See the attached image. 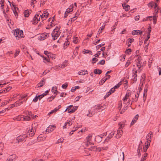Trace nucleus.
Returning <instances> with one entry per match:
<instances>
[{
    "mask_svg": "<svg viewBox=\"0 0 161 161\" xmlns=\"http://www.w3.org/2000/svg\"><path fill=\"white\" fill-rule=\"evenodd\" d=\"M134 96H135L134 97L132 98V101H131V100H130V99L129 98V102H130V101L131 102H132L134 101L136 102L138 100V98L139 97V92H137L136 93V94H135L134 95Z\"/></svg>",
    "mask_w": 161,
    "mask_h": 161,
    "instance_id": "obj_10",
    "label": "nucleus"
},
{
    "mask_svg": "<svg viewBox=\"0 0 161 161\" xmlns=\"http://www.w3.org/2000/svg\"><path fill=\"white\" fill-rule=\"evenodd\" d=\"M110 77V75H108L107 77H104L99 82V84L100 85H103V84L104 83V82L107 80L109 79Z\"/></svg>",
    "mask_w": 161,
    "mask_h": 161,
    "instance_id": "obj_13",
    "label": "nucleus"
},
{
    "mask_svg": "<svg viewBox=\"0 0 161 161\" xmlns=\"http://www.w3.org/2000/svg\"><path fill=\"white\" fill-rule=\"evenodd\" d=\"M68 84L67 83H65L64 84L62 85V87L63 89H66L68 86Z\"/></svg>",
    "mask_w": 161,
    "mask_h": 161,
    "instance_id": "obj_57",
    "label": "nucleus"
},
{
    "mask_svg": "<svg viewBox=\"0 0 161 161\" xmlns=\"http://www.w3.org/2000/svg\"><path fill=\"white\" fill-rule=\"evenodd\" d=\"M37 123H35L34 124H33L32 125V127L31 128V130H35V131L36 130V127L37 126Z\"/></svg>",
    "mask_w": 161,
    "mask_h": 161,
    "instance_id": "obj_34",
    "label": "nucleus"
},
{
    "mask_svg": "<svg viewBox=\"0 0 161 161\" xmlns=\"http://www.w3.org/2000/svg\"><path fill=\"white\" fill-rule=\"evenodd\" d=\"M98 60V59L96 58H93L92 59V63L93 64H94L96 63V62Z\"/></svg>",
    "mask_w": 161,
    "mask_h": 161,
    "instance_id": "obj_51",
    "label": "nucleus"
},
{
    "mask_svg": "<svg viewBox=\"0 0 161 161\" xmlns=\"http://www.w3.org/2000/svg\"><path fill=\"white\" fill-rule=\"evenodd\" d=\"M97 148L96 147L93 146H92L90 147V148L88 149V150H91V151H97Z\"/></svg>",
    "mask_w": 161,
    "mask_h": 161,
    "instance_id": "obj_36",
    "label": "nucleus"
},
{
    "mask_svg": "<svg viewBox=\"0 0 161 161\" xmlns=\"http://www.w3.org/2000/svg\"><path fill=\"white\" fill-rule=\"evenodd\" d=\"M130 64V62L129 61V60H128L126 62L125 64V67H127Z\"/></svg>",
    "mask_w": 161,
    "mask_h": 161,
    "instance_id": "obj_62",
    "label": "nucleus"
},
{
    "mask_svg": "<svg viewBox=\"0 0 161 161\" xmlns=\"http://www.w3.org/2000/svg\"><path fill=\"white\" fill-rule=\"evenodd\" d=\"M94 72L95 74H100L102 73V71L101 69H97L94 70Z\"/></svg>",
    "mask_w": 161,
    "mask_h": 161,
    "instance_id": "obj_25",
    "label": "nucleus"
},
{
    "mask_svg": "<svg viewBox=\"0 0 161 161\" xmlns=\"http://www.w3.org/2000/svg\"><path fill=\"white\" fill-rule=\"evenodd\" d=\"M142 60L141 57L139 56L137 59L136 65L139 69H140L141 67V61Z\"/></svg>",
    "mask_w": 161,
    "mask_h": 161,
    "instance_id": "obj_16",
    "label": "nucleus"
},
{
    "mask_svg": "<svg viewBox=\"0 0 161 161\" xmlns=\"http://www.w3.org/2000/svg\"><path fill=\"white\" fill-rule=\"evenodd\" d=\"M23 115H19L16 117V119L18 121L20 120H23Z\"/></svg>",
    "mask_w": 161,
    "mask_h": 161,
    "instance_id": "obj_30",
    "label": "nucleus"
},
{
    "mask_svg": "<svg viewBox=\"0 0 161 161\" xmlns=\"http://www.w3.org/2000/svg\"><path fill=\"white\" fill-rule=\"evenodd\" d=\"M30 119L31 118L29 116L23 115V120L29 121L30 120Z\"/></svg>",
    "mask_w": 161,
    "mask_h": 161,
    "instance_id": "obj_35",
    "label": "nucleus"
},
{
    "mask_svg": "<svg viewBox=\"0 0 161 161\" xmlns=\"http://www.w3.org/2000/svg\"><path fill=\"white\" fill-rule=\"evenodd\" d=\"M48 14H49L47 12H46V11H45L43 14L42 15H40L41 17L42 20H44L45 19L47 18V17Z\"/></svg>",
    "mask_w": 161,
    "mask_h": 161,
    "instance_id": "obj_15",
    "label": "nucleus"
},
{
    "mask_svg": "<svg viewBox=\"0 0 161 161\" xmlns=\"http://www.w3.org/2000/svg\"><path fill=\"white\" fill-rule=\"evenodd\" d=\"M11 88V87L10 86H8L7 87V88H5V90H4L3 91H2L1 92L2 93H3V91H6V92H8Z\"/></svg>",
    "mask_w": 161,
    "mask_h": 161,
    "instance_id": "obj_45",
    "label": "nucleus"
},
{
    "mask_svg": "<svg viewBox=\"0 0 161 161\" xmlns=\"http://www.w3.org/2000/svg\"><path fill=\"white\" fill-rule=\"evenodd\" d=\"M148 89V85L147 84L145 86V89L144 91L143 96L144 97H146L147 96V91Z\"/></svg>",
    "mask_w": 161,
    "mask_h": 161,
    "instance_id": "obj_21",
    "label": "nucleus"
},
{
    "mask_svg": "<svg viewBox=\"0 0 161 161\" xmlns=\"http://www.w3.org/2000/svg\"><path fill=\"white\" fill-rule=\"evenodd\" d=\"M145 146L144 147L146 148L147 149L149 146L150 145V142H148V141H147L145 143Z\"/></svg>",
    "mask_w": 161,
    "mask_h": 161,
    "instance_id": "obj_39",
    "label": "nucleus"
},
{
    "mask_svg": "<svg viewBox=\"0 0 161 161\" xmlns=\"http://www.w3.org/2000/svg\"><path fill=\"white\" fill-rule=\"evenodd\" d=\"M61 108V105H59L58 107L55 108L54 110L51 111V114L56 113Z\"/></svg>",
    "mask_w": 161,
    "mask_h": 161,
    "instance_id": "obj_26",
    "label": "nucleus"
},
{
    "mask_svg": "<svg viewBox=\"0 0 161 161\" xmlns=\"http://www.w3.org/2000/svg\"><path fill=\"white\" fill-rule=\"evenodd\" d=\"M131 94V92L130 91H127L125 96L129 98L130 95Z\"/></svg>",
    "mask_w": 161,
    "mask_h": 161,
    "instance_id": "obj_38",
    "label": "nucleus"
},
{
    "mask_svg": "<svg viewBox=\"0 0 161 161\" xmlns=\"http://www.w3.org/2000/svg\"><path fill=\"white\" fill-rule=\"evenodd\" d=\"M72 8L73 7H72L71 8H68L67 9L65 12H66V13L67 14L69 13V12L73 11Z\"/></svg>",
    "mask_w": 161,
    "mask_h": 161,
    "instance_id": "obj_53",
    "label": "nucleus"
},
{
    "mask_svg": "<svg viewBox=\"0 0 161 161\" xmlns=\"http://www.w3.org/2000/svg\"><path fill=\"white\" fill-rule=\"evenodd\" d=\"M83 53L84 54L89 53L91 55L92 54V51H90L89 50H86L85 49H84L83 50Z\"/></svg>",
    "mask_w": 161,
    "mask_h": 161,
    "instance_id": "obj_28",
    "label": "nucleus"
},
{
    "mask_svg": "<svg viewBox=\"0 0 161 161\" xmlns=\"http://www.w3.org/2000/svg\"><path fill=\"white\" fill-rule=\"evenodd\" d=\"M27 135H21L17 138L16 140L18 141V142H21L24 140L25 138L27 137Z\"/></svg>",
    "mask_w": 161,
    "mask_h": 161,
    "instance_id": "obj_9",
    "label": "nucleus"
},
{
    "mask_svg": "<svg viewBox=\"0 0 161 161\" xmlns=\"http://www.w3.org/2000/svg\"><path fill=\"white\" fill-rule=\"evenodd\" d=\"M151 26H149L148 28L147 31V34H150V32L151 31Z\"/></svg>",
    "mask_w": 161,
    "mask_h": 161,
    "instance_id": "obj_63",
    "label": "nucleus"
},
{
    "mask_svg": "<svg viewBox=\"0 0 161 161\" xmlns=\"http://www.w3.org/2000/svg\"><path fill=\"white\" fill-rule=\"evenodd\" d=\"M102 108H103V107L101 106V105L99 104L94 106L91 108L90 110H89V113L87 114V115L90 117L92 116L93 114H95V113L97 112V109H100Z\"/></svg>",
    "mask_w": 161,
    "mask_h": 161,
    "instance_id": "obj_1",
    "label": "nucleus"
},
{
    "mask_svg": "<svg viewBox=\"0 0 161 161\" xmlns=\"http://www.w3.org/2000/svg\"><path fill=\"white\" fill-rule=\"evenodd\" d=\"M122 7L126 11H128L130 9V6L125 3H123L122 4Z\"/></svg>",
    "mask_w": 161,
    "mask_h": 161,
    "instance_id": "obj_22",
    "label": "nucleus"
},
{
    "mask_svg": "<svg viewBox=\"0 0 161 161\" xmlns=\"http://www.w3.org/2000/svg\"><path fill=\"white\" fill-rule=\"evenodd\" d=\"M92 137V134H89L88 136L86 137V140H87L86 145L88 146L89 145H91L92 144V143L91 142Z\"/></svg>",
    "mask_w": 161,
    "mask_h": 161,
    "instance_id": "obj_11",
    "label": "nucleus"
},
{
    "mask_svg": "<svg viewBox=\"0 0 161 161\" xmlns=\"http://www.w3.org/2000/svg\"><path fill=\"white\" fill-rule=\"evenodd\" d=\"M64 139H63L62 138H60L58 139V140L57 141V142H56V143H62L63 142Z\"/></svg>",
    "mask_w": 161,
    "mask_h": 161,
    "instance_id": "obj_47",
    "label": "nucleus"
},
{
    "mask_svg": "<svg viewBox=\"0 0 161 161\" xmlns=\"http://www.w3.org/2000/svg\"><path fill=\"white\" fill-rule=\"evenodd\" d=\"M131 52V50L130 48L127 49L125 51V53L126 54H129Z\"/></svg>",
    "mask_w": 161,
    "mask_h": 161,
    "instance_id": "obj_52",
    "label": "nucleus"
},
{
    "mask_svg": "<svg viewBox=\"0 0 161 161\" xmlns=\"http://www.w3.org/2000/svg\"><path fill=\"white\" fill-rule=\"evenodd\" d=\"M58 28H56L53 29L52 33L51 35L53 37V40H55L58 37L60 34V32L59 31Z\"/></svg>",
    "mask_w": 161,
    "mask_h": 161,
    "instance_id": "obj_4",
    "label": "nucleus"
},
{
    "mask_svg": "<svg viewBox=\"0 0 161 161\" xmlns=\"http://www.w3.org/2000/svg\"><path fill=\"white\" fill-rule=\"evenodd\" d=\"M20 52V51L19 50H16L14 54V57H16L19 54Z\"/></svg>",
    "mask_w": 161,
    "mask_h": 161,
    "instance_id": "obj_48",
    "label": "nucleus"
},
{
    "mask_svg": "<svg viewBox=\"0 0 161 161\" xmlns=\"http://www.w3.org/2000/svg\"><path fill=\"white\" fill-rule=\"evenodd\" d=\"M4 0H1L0 1V4L1 5V7H3L4 5Z\"/></svg>",
    "mask_w": 161,
    "mask_h": 161,
    "instance_id": "obj_59",
    "label": "nucleus"
},
{
    "mask_svg": "<svg viewBox=\"0 0 161 161\" xmlns=\"http://www.w3.org/2000/svg\"><path fill=\"white\" fill-rule=\"evenodd\" d=\"M39 97H40V96H38L37 95H36L35 97L34 98V99H33V102H34L35 103H36V102H37V101H38V98H39Z\"/></svg>",
    "mask_w": 161,
    "mask_h": 161,
    "instance_id": "obj_41",
    "label": "nucleus"
},
{
    "mask_svg": "<svg viewBox=\"0 0 161 161\" xmlns=\"http://www.w3.org/2000/svg\"><path fill=\"white\" fill-rule=\"evenodd\" d=\"M147 154L146 153L144 154V157H142L141 159V161H144L146 160V157H147Z\"/></svg>",
    "mask_w": 161,
    "mask_h": 161,
    "instance_id": "obj_43",
    "label": "nucleus"
},
{
    "mask_svg": "<svg viewBox=\"0 0 161 161\" xmlns=\"http://www.w3.org/2000/svg\"><path fill=\"white\" fill-rule=\"evenodd\" d=\"M12 33L15 37L18 38H22L24 37L23 32L22 30L20 31L19 29H16L14 31H13Z\"/></svg>",
    "mask_w": 161,
    "mask_h": 161,
    "instance_id": "obj_3",
    "label": "nucleus"
},
{
    "mask_svg": "<svg viewBox=\"0 0 161 161\" xmlns=\"http://www.w3.org/2000/svg\"><path fill=\"white\" fill-rule=\"evenodd\" d=\"M57 56V55L56 54H52V55L51 56V58H52V59H55L56 58Z\"/></svg>",
    "mask_w": 161,
    "mask_h": 161,
    "instance_id": "obj_60",
    "label": "nucleus"
},
{
    "mask_svg": "<svg viewBox=\"0 0 161 161\" xmlns=\"http://www.w3.org/2000/svg\"><path fill=\"white\" fill-rule=\"evenodd\" d=\"M116 132V135L115 136V137L118 139L119 138L122 134L123 131H111V132L109 133L108 136L107 137V139L109 140V139H110L114 134Z\"/></svg>",
    "mask_w": 161,
    "mask_h": 161,
    "instance_id": "obj_5",
    "label": "nucleus"
},
{
    "mask_svg": "<svg viewBox=\"0 0 161 161\" xmlns=\"http://www.w3.org/2000/svg\"><path fill=\"white\" fill-rule=\"evenodd\" d=\"M78 74L80 75H85L84 72V70H81L78 72Z\"/></svg>",
    "mask_w": 161,
    "mask_h": 161,
    "instance_id": "obj_56",
    "label": "nucleus"
},
{
    "mask_svg": "<svg viewBox=\"0 0 161 161\" xmlns=\"http://www.w3.org/2000/svg\"><path fill=\"white\" fill-rule=\"evenodd\" d=\"M154 8H156V10L157 8V12H158V8H159V7H158V4L157 3H154Z\"/></svg>",
    "mask_w": 161,
    "mask_h": 161,
    "instance_id": "obj_55",
    "label": "nucleus"
},
{
    "mask_svg": "<svg viewBox=\"0 0 161 161\" xmlns=\"http://www.w3.org/2000/svg\"><path fill=\"white\" fill-rule=\"evenodd\" d=\"M101 136L102 135L96 136L95 138V141L97 143H99L101 142L102 140V138L103 137Z\"/></svg>",
    "mask_w": 161,
    "mask_h": 161,
    "instance_id": "obj_18",
    "label": "nucleus"
},
{
    "mask_svg": "<svg viewBox=\"0 0 161 161\" xmlns=\"http://www.w3.org/2000/svg\"><path fill=\"white\" fill-rule=\"evenodd\" d=\"M136 121L137 120H136V119H133L130 125H134V123L136 122Z\"/></svg>",
    "mask_w": 161,
    "mask_h": 161,
    "instance_id": "obj_61",
    "label": "nucleus"
},
{
    "mask_svg": "<svg viewBox=\"0 0 161 161\" xmlns=\"http://www.w3.org/2000/svg\"><path fill=\"white\" fill-rule=\"evenodd\" d=\"M77 107H75V108H74L73 109H71L69 111V113H72L74 112L77 109Z\"/></svg>",
    "mask_w": 161,
    "mask_h": 161,
    "instance_id": "obj_42",
    "label": "nucleus"
},
{
    "mask_svg": "<svg viewBox=\"0 0 161 161\" xmlns=\"http://www.w3.org/2000/svg\"><path fill=\"white\" fill-rule=\"evenodd\" d=\"M146 77V75L144 73L142 74L141 77V80H143V81L145 80V78Z\"/></svg>",
    "mask_w": 161,
    "mask_h": 161,
    "instance_id": "obj_54",
    "label": "nucleus"
},
{
    "mask_svg": "<svg viewBox=\"0 0 161 161\" xmlns=\"http://www.w3.org/2000/svg\"><path fill=\"white\" fill-rule=\"evenodd\" d=\"M137 71H134V72L132 73V79L134 81L136 82L137 80Z\"/></svg>",
    "mask_w": 161,
    "mask_h": 161,
    "instance_id": "obj_17",
    "label": "nucleus"
},
{
    "mask_svg": "<svg viewBox=\"0 0 161 161\" xmlns=\"http://www.w3.org/2000/svg\"><path fill=\"white\" fill-rule=\"evenodd\" d=\"M51 91L53 93L54 95L51 96V98H52L53 100L56 97L58 93H59L60 92L57 91V87L56 86H53L52 88Z\"/></svg>",
    "mask_w": 161,
    "mask_h": 161,
    "instance_id": "obj_7",
    "label": "nucleus"
},
{
    "mask_svg": "<svg viewBox=\"0 0 161 161\" xmlns=\"http://www.w3.org/2000/svg\"><path fill=\"white\" fill-rule=\"evenodd\" d=\"M66 95V93H64V92H63L60 94V96L62 97H65Z\"/></svg>",
    "mask_w": 161,
    "mask_h": 161,
    "instance_id": "obj_64",
    "label": "nucleus"
},
{
    "mask_svg": "<svg viewBox=\"0 0 161 161\" xmlns=\"http://www.w3.org/2000/svg\"><path fill=\"white\" fill-rule=\"evenodd\" d=\"M118 125L119 126V130H117V131H120V130H121V129L124 127L125 125L123 123H121V122H120L118 124Z\"/></svg>",
    "mask_w": 161,
    "mask_h": 161,
    "instance_id": "obj_27",
    "label": "nucleus"
},
{
    "mask_svg": "<svg viewBox=\"0 0 161 161\" xmlns=\"http://www.w3.org/2000/svg\"><path fill=\"white\" fill-rule=\"evenodd\" d=\"M141 145H142V142L141 141L140 142V143L139 144V147H138V148L137 151L138 153L140 152V150H141L142 151V147H141Z\"/></svg>",
    "mask_w": 161,
    "mask_h": 161,
    "instance_id": "obj_37",
    "label": "nucleus"
},
{
    "mask_svg": "<svg viewBox=\"0 0 161 161\" xmlns=\"http://www.w3.org/2000/svg\"><path fill=\"white\" fill-rule=\"evenodd\" d=\"M29 10H25L24 12V16L26 17H28L29 15V14L30 12Z\"/></svg>",
    "mask_w": 161,
    "mask_h": 161,
    "instance_id": "obj_29",
    "label": "nucleus"
},
{
    "mask_svg": "<svg viewBox=\"0 0 161 161\" xmlns=\"http://www.w3.org/2000/svg\"><path fill=\"white\" fill-rule=\"evenodd\" d=\"M40 20V16L38 14H36L33 18V24H35L37 23Z\"/></svg>",
    "mask_w": 161,
    "mask_h": 161,
    "instance_id": "obj_12",
    "label": "nucleus"
},
{
    "mask_svg": "<svg viewBox=\"0 0 161 161\" xmlns=\"http://www.w3.org/2000/svg\"><path fill=\"white\" fill-rule=\"evenodd\" d=\"M27 96V95H24L23 96H21L19 100L17 101L12 105V107H13L14 106H17L20 105L21 104L23 103V101H21L22 100H23V101H26L27 100V98H25Z\"/></svg>",
    "mask_w": 161,
    "mask_h": 161,
    "instance_id": "obj_2",
    "label": "nucleus"
},
{
    "mask_svg": "<svg viewBox=\"0 0 161 161\" xmlns=\"http://www.w3.org/2000/svg\"><path fill=\"white\" fill-rule=\"evenodd\" d=\"M121 81H120L119 82L118 84H117L116 86H114L113 87L114 89H116L118 88H119L120 86L122 84Z\"/></svg>",
    "mask_w": 161,
    "mask_h": 161,
    "instance_id": "obj_40",
    "label": "nucleus"
},
{
    "mask_svg": "<svg viewBox=\"0 0 161 161\" xmlns=\"http://www.w3.org/2000/svg\"><path fill=\"white\" fill-rule=\"evenodd\" d=\"M105 44L104 43H102V44H99L96 46V47L97 49H98L100 47H102Z\"/></svg>",
    "mask_w": 161,
    "mask_h": 161,
    "instance_id": "obj_44",
    "label": "nucleus"
},
{
    "mask_svg": "<svg viewBox=\"0 0 161 161\" xmlns=\"http://www.w3.org/2000/svg\"><path fill=\"white\" fill-rule=\"evenodd\" d=\"M111 94V92H107L106 95L104 96V99L108 97L109 96H110Z\"/></svg>",
    "mask_w": 161,
    "mask_h": 161,
    "instance_id": "obj_58",
    "label": "nucleus"
},
{
    "mask_svg": "<svg viewBox=\"0 0 161 161\" xmlns=\"http://www.w3.org/2000/svg\"><path fill=\"white\" fill-rule=\"evenodd\" d=\"M73 42L75 44L77 43L78 42V38L77 37H75L74 38L73 41Z\"/></svg>",
    "mask_w": 161,
    "mask_h": 161,
    "instance_id": "obj_46",
    "label": "nucleus"
},
{
    "mask_svg": "<svg viewBox=\"0 0 161 161\" xmlns=\"http://www.w3.org/2000/svg\"><path fill=\"white\" fill-rule=\"evenodd\" d=\"M153 135V132H151L150 133L148 134L147 136V140L148 141V142H151V139H152V136Z\"/></svg>",
    "mask_w": 161,
    "mask_h": 161,
    "instance_id": "obj_23",
    "label": "nucleus"
},
{
    "mask_svg": "<svg viewBox=\"0 0 161 161\" xmlns=\"http://www.w3.org/2000/svg\"><path fill=\"white\" fill-rule=\"evenodd\" d=\"M134 39L133 38H129L127 40V44L128 47H130L131 44V43L133 42Z\"/></svg>",
    "mask_w": 161,
    "mask_h": 161,
    "instance_id": "obj_24",
    "label": "nucleus"
},
{
    "mask_svg": "<svg viewBox=\"0 0 161 161\" xmlns=\"http://www.w3.org/2000/svg\"><path fill=\"white\" fill-rule=\"evenodd\" d=\"M142 31L140 30H134L132 31V34L133 35H142Z\"/></svg>",
    "mask_w": 161,
    "mask_h": 161,
    "instance_id": "obj_20",
    "label": "nucleus"
},
{
    "mask_svg": "<svg viewBox=\"0 0 161 161\" xmlns=\"http://www.w3.org/2000/svg\"><path fill=\"white\" fill-rule=\"evenodd\" d=\"M49 33H42L38 36L39 40H43L49 36Z\"/></svg>",
    "mask_w": 161,
    "mask_h": 161,
    "instance_id": "obj_8",
    "label": "nucleus"
},
{
    "mask_svg": "<svg viewBox=\"0 0 161 161\" xmlns=\"http://www.w3.org/2000/svg\"><path fill=\"white\" fill-rule=\"evenodd\" d=\"M105 63V60L103 59L100 61L98 63H97V64H101V65H103Z\"/></svg>",
    "mask_w": 161,
    "mask_h": 161,
    "instance_id": "obj_49",
    "label": "nucleus"
},
{
    "mask_svg": "<svg viewBox=\"0 0 161 161\" xmlns=\"http://www.w3.org/2000/svg\"><path fill=\"white\" fill-rule=\"evenodd\" d=\"M154 3L153 2H151L148 3V6L151 7H153L154 6Z\"/></svg>",
    "mask_w": 161,
    "mask_h": 161,
    "instance_id": "obj_50",
    "label": "nucleus"
},
{
    "mask_svg": "<svg viewBox=\"0 0 161 161\" xmlns=\"http://www.w3.org/2000/svg\"><path fill=\"white\" fill-rule=\"evenodd\" d=\"M45 82L43 80L40 81L37 85V87H40L42 86L44 84Z\"/></svg>",
    "mask_w": 161,
    "mask_h": 161,
    "instance_id": "obj_32",
    "label": "nucleus"
},
{
    "mask_svg": "<svg viewBox=\"0 0 161 161\" xmlns=\"http://www.w3.org/2000/svg\"><path fill=\"white\" fill-rule=\"evenodd\" d=\"M69 44V41L67 39H66L64 44V49H66L67 47V46H68Z\"/></svg>",
    "mask_w": 161,
    "mask_h": 161,
    "instance_id": "obj_33",
    "label": "nucleus"
},
{
    "mask_svg": "<svg viewBox=\"0 0 161 161\" xmlns=\"http://www.w3.org/2000/svg\"><path fill=\"white\" fill-rule=\"evenodd\" d=\"M44 53L46 55V56H42V57L44 58V62L45 63L49 62L50 61L49 52H48L47 51H45Z\"/></svg>",
    "mask_w": 161,
    "mask_h": 161,
    "instance_id": "obj_6",
    "label": "nucleus"
},
{
    "mask_svg": "<svg viewBox=\"0 0 161 161\" xmlns=\"http://www.w3.org/2000/svg\"><path fill=\"white\" fill-rule=\"evenodd\" d=\"M79 15V14H78L77 13H76L75 14V15L72 18H71V21H74L75 20L77 19V17H78V16Z\"/></svg>",
    "mask_w": 161,
    "mask_h": 161,
    "instance_id": "obj_31",
    "label": "nucleus"
},
{
    "mask_svg": "<svg viewBox=\"0 0 161 161\" xmlns=\"http://www.w3.org/2000/svg\"><path fill=\"white\" fill-rule=\"evenodd\" d=\"M34 131H26L25 135H27V137L33 136L35 134Z\"/></svg>",
    "mask_w": 161,
    "mask_h": 161,
    "instance_id": "obj_19",
    "label": "nucleus"
},
{
    "mask_svg": "<svg viewBox=\"0 0 161 161\" xmlns=\"http://www.w3.org/2000/svg\"><path fill=\"white\" fill-rule=\"evenodd\" d=\"M16 156L15 155H12L8 157L7 160V161H14L15 160Z\"/></svg>",
    "mask_w": 161,
    "mask_h": 161,
    "instance_id": "obj_14",
    "label": "nucleus"
}]
</instances>
